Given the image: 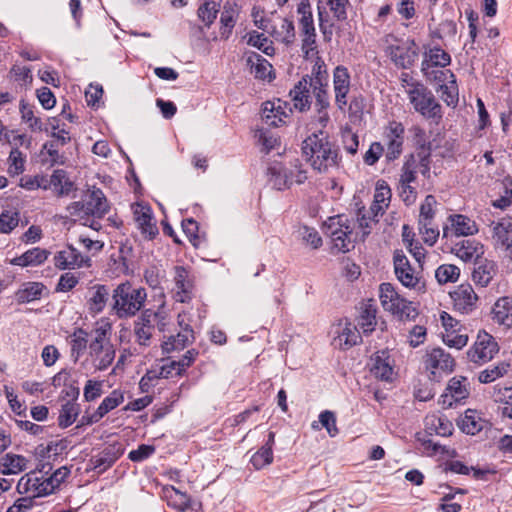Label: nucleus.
Returning <instances> with one entry per match:
<instances>
[{"instance_id":"obj_30","label":"nucleus","mask_w":512,"mask_h":512,"mask_svg":"<svg viewBox=\"0 0 512 512\" xmlns=\"http://www.w3.org/2000/svg\"><path fill=\"white\" fill-rule=\"evenodd\" d=\"M492 319L506 328L512 327V298H499L492 309Z\"/></svg>"},{"instance_id":"obj_12","label":"nucleus","mask_w":512,"mask_h":512,"mask_svg":"<svg viewBox=\"0 0 512 512\" xmlns=\"http://www.w3.org/2000/svg\"><path fill=\"white\" fill-rule=\"evenodd\" d=\"M351 88V77L348 69L342 65L333 71L334 102L338 110L344 112L348 103V94Z\"/></svg>"},{"instance_id":"obj_62","label":"nucleus","mask_w":512,"mask_h":512,"mask_svg":"<svg viewBox=\"0 0 512 512\" xmlns=\"http://www.w3.org/2000/svg\"><path fill=\"white\" fill-rule=\"evenodd\" d=\"M273 461V452L269 447H261L251 457V464L257 470L264 468Z\"/></svg>"},{"instance_id":"obj_22","label":"nucleus","mask_w":512,"mask_h":512,"mask_svg":"<svg viewBox=\"0 0 512 512\" xmlns=\"http://www.w3.org/2000/svg\"><path fill=\"white\" fill-rule=\"evenodd\" d=\"M492 240L496 248L512 252V219L503 218L493 225Z\"/></svg>"},{"instance_id":"obj_32","label":"nucleus","mask_w":512,"mask_h":512,"mask_svg":"<svg viewBox=\"0 0 512 512\" xmlns=\"http://www.w3.org/2000/svg\"><path fill=\"white\" fill-rule=\"evenodd\" d=\"M194 341V332L189 325L182 327L177 335H171L163 342L162 348L166 352L184 349Z\"/></svg>"},{"instance_id":"obj_33","label":"nucleus","mask_w":512,"mask_h":512,"mask_svg":"<svg viewBox=\"0 0 512 512\" xmlns=\"http://www.w3.org/2000/svg\"><path fill=\"white\" fill-rule=\"evenodd\" d=\"M361 311L359 316L358 325L362 329L364 334H369L374 331L376 326V314H377V306L375 301L369 299L362 303Z\"/></svg>"},{"instance_id":"obj_13","label":"nucleus","mask_w":512,"mask_h":512,"mask_svg":"<svg viewBox=\"0 0 512 512\" xmlns=\"http://www.w3.org/2000/svg\"><path fill=\"white\" fill-rule=\"evenodd\" d=\"M174 284L173 298L181 303L190 302L193 298L194 279L186 267H174Z\"/></svg>"},{"instance_id":"obj_60","label":"nucleus","mask_w":512,"mask_h":512,"mask_svg":"<svg viewBox=\"0 0 512 512\" xmlns=\"http://www.w3.org/2000/svg\"><path fill=\"white\" fill-rule=\"evenodd\" d=\"M419 232L424 242L430 246L434 245L439 237V230L433 221H418Z\"/></svg>"},{"instance_id":"obj_46","label":"nucleus","mask_w":512,"mask_h":512,"mask_svg":"<svg viewBox=\"0 0 512 512\" xmlns=\"http://www.w3.org/2000/svg\"><path fill=\"white\" fill-rule=\"evenodd\" d=\"M426 428L430 433L434 432L440 436H449L453 431V424L445 417L431 415L426 417Z\"/></svg>"},{"instance_id":"obj_3","label":"nucleus","mask_w":512,"mask_h":512,"mask_svg":"<svg viewBox=\"0 0 512 512\" xmlns=\"http://www.w3.org/2000/svg\"><path fill=\"white\" fill-rule=\"evenodd\" d=\"M112 325L107 320L96 322L90 333L88 354L89 362L96 371H104L111 366L115 359L116 350L111 342Z\"/></svg>"},{"instance_id":"obj_19","label":"nucleus","mask_w":512,"mask_h":512,"mask_svg":"<svg viewBox=\"0 0 512 512\" xmlns=\"http://www.w3.org/2000/svg\"><path fill=\"white\" fill-rule=\"evenodd\" d=\"M311 93L315 99L317 122L320 124L322 128H325L330 120V116L328 113V109L330 107L328 84L311 85Z\"/></svg>"},{"instance_id":"obj_64","label":"nucleus","mask_w":512,"mask_h":512,"mask_svg":"<svg viewBox=\"0 0 512 512\" xmlns=\"http://www.w3.org/2000/svg\"><path fill=\"white\" fill-rule=\"evenodd\" d=\"M19 223V214L14 211H3L0 214V233L8 234L15 227L18 226Z\"/></svg>"},{"instance_id":"obj_38","label":"nucleus","mask_w":512,"mask_h":512,"mask_svg":"<svg viewBox=\"0 0 512 512\" xmlns=\"http://www.w3.org/2000/svg\"><path fill=\"white\" fill-rule=\"evenodd\" d=\"M49 254V251L46 249L35 247L14 258L12 264L21 267L38 266L47 260Z\"/></svg>"},{"instance_id":"obj_49","label":"nucleus","mask_w":512,"mask_h":512,"mask_svg":"<svg viewBox=\"0 0 512 512\" xmlns=\"http://www.w3.org/2000/svg\"><path fill=\"white\" fill-rule=\"evenodd\" d=\"M466 378H452L446 388V393L443 395L444 398L450 397L453 401L458 402L468 397L469 391L466 387Z\"/></svg>"},{"instance_id":"obj_52","label":"nucleus","mask_w":512,"mask_h":512,"mask_svg":"<svg viewBox=\"0 0 512 512\" xmlns=\"http://www.w3.org/2000/svg\"><path fill=\"white\" fill-rule=\"evenodd\" d=\"M79 405L75 402L68 401L62 405L59 417L58 424L62 428H66L74 423L78 414H79Z\"/></svg>"},{"instance_id":"obj_54","label":"nucleus","mask_w":512,"mask_h":512,"mask_svg":"<svg viewBox=\"0 0 512 512\" xmlns=\"http://www.w3.org/2000/svg\"><path fill=\"white\" fill-rule=\"evenodd\" d=\"M510 364L500 362L497 365L487 368L479 373L478 380L481 383H491L504 376L509 371Z\"/></svg>"},{"instance_id":"obj_47","label":"nucleus","mask_w":512,"mask_h":512,"mask_svg":"<svg viewBox=\"0 0 512 512\" xmlns=\"http://www.w3.org/2000/svg\"><path fill=\"white\" fill-rule=\"evenodd\" d=\"M315 61L311 70V74L303 76L301 79H306L311 85L314 84H328V72L325 62L315 55Z\"/></svg>"},{"instance_id":"obj_42","label":"nucleus","mask_w":512,"mask_h":512,"mask_svg":"<svg viewBox=\"0 0 512 512\" xmlns=\"http://www.w3.org/2000/svg\"><path fill=\"white\" fill-rule=\"evenodd\" d=\"M89 310L93 313L103 311L109 297V290L105 285H95L90 290Z\"/></svg>"},{"instance_id":"obj_51","label":"nucleus","mask_w":512,"mask_h":512,"mask_svg":"<svg viewBox=\"0 0 512 512\" xmlns=\"http://www.w3.org/2000/svg\"><path fill=\"white\" fill-rule=\"evenodd\" d=\"M220 7L221 0H207L198 8V17L209 27L216 19Z\"/></svg>"},{"instance_id":"obj_21","label":"nucleus","mask_w":512,"mask_h":512,"mask_svg":"<svg viewBox=\"0 0 512 512\" xmlns=\"http://www.w3.org/2000/svg\"><path fill=\"white\" fill-rule=\"evenodd\" d=\"M133 217L142 234L147 236L149 239L154 238L158 234V228L153 222L150 207L142 204L134 205Z\"/></svg>"},{"instance_id":"obj_61","label":"nucleus","mask_w":512,"mask_h":512,"mask_svg":"<svg viewBox=\"0 0 512 512\" xmlns=\"http://www.w3.org/2000/svg\"><path fill=\"white\" fill-rule=\"evenodd\" d=\"M175 493L174 505L183 512H197L200 503L192 501L185 493L173 488Z\"/></svg>"},{"instance_id":"obj_41","label":"nucleus","mask_w":512,"mask_h":512,"mask_svg":"<svg viewBox=\"0 0 512 512\" xmlns=\"http://www.w3.org/2000/svg\"><path fill=\"white\" fill-rule=\"evenodd\" d=\"M20 114L21 120L27 124L28 128L32 132H42L44 130V124L39 116L36 115L35 108L24 100L20 101Z\"/></svg>"},{"instance_id":"obj_4","label":"nucleus","mask_w":512,"mask_h":512,"mask_svg":"<svg viewBox=\"0 0 512 512\" xmlns=\"http://www.w3.org/2000/svg\"><path fill=\"white\" fill-rule=\"evenodd\" d=\"M147 299L144 288H134L130 282L119 284L113 291L112 309L118 318H130L139 312Z\"/></svg>"},{"instance_id":"obj_44","label":"nucleus","mask_w":512,"mask_h":512,"mask_svg":"<svg viewBox=\"0 0 512 512\" xmlns=\"http://www.w3.org/2000/svg\"><path fill=\"white\" fill-rule=\"evenodd\" d=\"M269 183L273 188L279 191L289 189L290 182L287 179L285 165L278 163L268 168Z\"/></svg>"},{"instance_id":"obj_10","label":"nucleus","mask_w":512,"mask_h":512,"mask_svg":"<svg viewBox=\"0 0 512 512\" xmlns=\"http://www.w3.org/2000/svg\"><path fill=\"white\" fill-rule=\"evenodd\" d=\"M499 351L494 337L487 332H479L473 346L467 351L471 362L483 364L490 361Z\"/></svg>"},{"instance_id":"obj_23","label":"nucleus","mask_w":512,"mask_h":512,"mask_svg":"<svg viewBox=\"0 0 512 512\" xmlns=\"http://www.w3.org/2000/svg\"><path fill=\"white\" fill-rule=\"evenodd\" d=\"M390 57L395 65L407 69L410 68L418 57V50L414 41L407 46H391Z\"/></svg>"},{"instance_id":"obj_63","label":"nucleus","mask_w":512,"mask_h":512,"mask_svg":"<svg viewBox=\"0 0 512 512\" xmlns=\"http://www.w3.org/2000/svg\"><path fill=\"white\" fill-rule=\"evenodd\" d=\"M391 189L384 180H378L375 187L374 203L388 207L391 201Z\"/></svg>"},{"instance_id":"obj_24","label":"nucleus","mask_w":512,"mask_h":512,"mask_svg":"<svg viewBox=\"0 0 512 512\" xmlns=\"http://www.w3.org/2000/svg\"><path fill=\"white\" fill-rule=\"evenodd\" d=\"M301 51L305 59L313 58L318 55V46L316 42V30L314 22L299 23Z\"/></svg>"},{"instance_id":"obj_5","label":"nucleus","mask_w":512,"mask_h":512,"mask_svg":"<svg viewBox=\"0 0 512 512\" xmlns=\"http://www.w3.org/2000/svg\"><path fill=\"white\" fill-rule=\"evenodd\" d=\"M379 298L383 309L400 320H413L418 315L412 303L401 297L391 283H382L379 286Z\"/></svg>"},{"instance_id":"obj_55","label":"nucleus","mask_w":512,"mask_h":512,"mask_svg":"<svg viewBox=\"0 0 512 512\" xmlns=\"http://www.w3.org/2000/svg\"><path fill=\"white\" fill-rule=\"evenodd\" d=\"M366 108V100L361 94H354L347 103L344 112H347L350 119L359 120L362 118Z\"/></svg>"},{"instance_id":"obj_48","label":"nucleus","mask_w":512,"mask_h":512,"mask_svg":"<svg viewBox=\"0 0 512 512\" xmlns=\"http://www.w3.org/2000/svg\"><path fill=\"white\" fill-rule=\"evenodd\" d=\"M284 165L290 186L293 184L301 185L308 179V172L299 159H294Z\"/></svg>"},{"instance_id":"obj_14","label":"nucleus","mask_w":512,"mask_h":512,"mask_svg":"<svg viewBox=\"0 0 512 512\" xmlns=\"http://www.w3.org/2000/svg\"><path fill=\"white\" fill-rule=\"evenodd\" d=\"M448 222L443 227V238L472 236L479 230L476 222L463 214L450 215Z\"/></svg>"},{"instance_id":"obj_35","label":"nucleus","mask_w":512,"mask_h":512,"mask_svg":"<svg viewBox=\"0 0 512 512\" xmlns=\"http://www.w3.org/2000/svg\"><path fill=\"white\" fill-rule=\"evenodd\" d=\"M247 63L250 65L251 73L255 78L268 81L274 78L272 76V65L260 54L252 53L249 55Z\"/></svg>"},{"instance_id":"obj_57","label":"nucleus","mask_w":512,"mask_h":512,"mask_svg":"<svg viewBox=\"0 0 512 512\" xmlns=\"http://www.w3.org/2000/svg\"><path fill=\"white\" fill-rule=\"evenodd\" d=\"M460 276V269L453 264H442L435 271V277L440 284L456 282Z\"/></svg>"},{"instance_id":"obj_25","label":"nucleus","mask_w":512,"mask_h":512,"mask_svg":"<svg viewBox=\"0 0 512 512\" xmlns=\"http://www.w3.org/2000/svg\"><path fill=\"white\" fill-rule=\"evenodd\" d=\"M452 252L464 262L477 261L484 253L483 245L472 239H463L455 243Z\"/></svg>"},{"instance_id":"obj_31","label":"nucleus","mask_w":512,"mask_h":512,"mask_svg":"<svg viewBox=\"0 0 512 512\" xmlns=\"http://www.w3.org/2000/svg\"><path fill=\"white\" fill-rule=\"evenodd\" d=\"M336 333L338 336L334 339V342H338V345L344 349H348L361 341L357 327L350 322H345L344 325L340 323Z\"/></svg>"},{"instance_id":"obj_18","label":"nucleus","mask_w":512,"mask_h":512,"mask_svg":"<svg viewBox=\"0 0 512 512\" xmlns=\"http://www.w3.org/2000/svg\"><path fill=\"white\" fill-rule=\"evenodd\" d=\"M269 33L277 42L290 47L296 40L295 27L292 20L283 17H277L272 21Z\"/></svg>"},{"instance_id":"obj_40","label":"nucleus","mask_w":512,"mask_h":512,"mask_svg":"<svg viewBox=\"0 0 512 512\" xmlns=\"http://www.w3.org/2000/svg\"><path fill=\"white\" fill-rule=\"evenodd\" d=\"M493 398L501 405L502 416L512 419V386H495Z\"/></svg>"},{"instance_id":"obj_50","label":"nucleus","mask_w":512,"mask_h":512,"mask_svg":"<svg viewBox=\"0 0 512 512\" xmlns=\"http://www.w3.org/2000/svg\"><path fill=\"white\" fill-rule=\"evenodd\" d=\"M436 91L440 93L441 99L447 106L455 107L458 104L459 90L456 78L450 80L448 83L440 84V87H437Z\"/></svg>"},{"instance_id":"obj_1","label":"nucleus","mask_w":512,"mask_h":512,"mask_svg":"<svg viewBox=\"0 0 512 512\" xmlns=\"http://www.w3.org/2000/svg\"><path fill=\"white\" fill-rule=\"evenodd\" d=\"M302 152L313 170L319 173H329L340 166L338 148L322 130L311 134L303 141Z\"/></svg>"},{"instance_id":"obj_8","label":"nucleus","mask_w":512,"mask_h":512,"mask_svg":"<svg viewBox=\"0 0 512 512\" xmlns=\"http://www.w3.org/2000/svg\"><path fill=\"white\" fill-rule=\"evenodd\" d=\"M394 272L401 284L409 289L420 291L424 288L421 276L411 266L402 250H396L393 255Z\"/></svg>"},{"instance_id":"obj_28","label":"nucleus","mask_w":512,"mask_h":512,"mask_svg":"<svg viewBox=\"0 0 512 512\" xmlns=\"http://www.w3.org/2000/svg\"><path fill=\"white\" fill-rule=\"evenodd\" d=\"M288 116L282 107L281 100L266 101L262 107V119L268 126L278 127L284 123V119Z\"/></svg>"},{"instance_id":"obj_2","label":"nucleus","mask_w":512,"mask_h":512,"mask_svg":"<svg viewBox=\"0 0 512 512\" xmlns=\"http://www.w3.org/2000/svg\"><path fill=\"white\" fill-rule=\"evenodd\" d=\"M400 82L407 95L409 104L415 112L436 123L442 119L443 111L441 104L423 82L415 79L407 72L401 73Z\"/></svg>"},{"instance_id":"obj_15","label":"nucleus","mask_w":512,"mask_h":512,"mask_svg":"<svg viewBox=\"0 0 512 512\" xmlns=\"http://www.w3.org/2000/svg\"><path fill=\"white\" fill-rule=\"evenodd\" d=\"M53 261L55 267L60 270L91 266V259L88 256H83L72 245H68L65 249L58 251L54 255Z\"/></svg>"},{"instance_id":"obj_6","label":"nucleus","mask_w":512,"mask_h":512,"mask_svg":"<svg viewBox=\"0 0 512 512\" xmlns=\"http://www.w3.org/2000/svg\"><path fill=\"white\" fill-rule=\"evenodd\" d=\"M352 222L344 215L330 217L326 222V234L332 243V253H346L353 248Z\"/></svg>"},{"instance_id":"obj_16","label":"nucleus","mask_w":512,"mask_h":512,"mask_svg":"<svg viewBox=\"0 0 512 512\" xmlns=\"http://www.w3.org/2000/svg\"><path fill=\"white\" fill-rule=\"evenodd\" d=\"M450 296L455 310L462 314H468L476 308L478 296L468 283L457 286Z\"/></svg>"},{"instance_id":"obj_27","label":"nucleus","mask_w":512,"mask_h":512,"mask_svg":"<svg viewBox=\"0 0 512 512\" xmlns=\"http://www.w3.org/2000/svg\"><path fill=\"white\" fill-rule=\"evenodd\" d=\"M295 109L300 112L311 107V84L306 79H300L289 93Z\"/></svg>"},{"instance_id":"obj_20","label":"nucleus","mask_w":512,"mask_h":512,"mask_svg":"<svg viewBox=\"0 0 512 512\" xmlns=\"http://www.w3.org/2000/svg\"><path fill=\"white\" fill-rule=\"evenodd\" d=\"M124 401L123 393L119 390H113L109 396L105 397L97 410L90 416L82 417V424H92L100 421L108 412L115 409Z\"/></svg>"},{"instance_id":"obj_45","label":"nucleus","mask_w":512,"mask_h":512,"mask_svg":"<svg viewBox=\"0 0 512 512\" xmlns=\"http://www.w3.org/2000/svg\"><path fill=\"white\" fill-rule=\"evenodd\" d=\"M51 183L52 190L58 197L67 196L73 188V183L68 178L66 171L62 169H57L52 173Z\"/></svg>"},{"instance_id":"obj_37","label":"nucleus","mask_w":512,"mask_h":512,"mask_svg":"<svg viewBox=\"0 0 512 512\" xmlns=\"http://www.w3.org/2000/svg\"><path fill=\"white\" fill-rule=\"evenodd\" d=\"M68 341L71 357L76 362L83 355L84 351L88 349L90 335L84 329L76 328L68 337Z\"/></svg>"},{"instance_id":"obj_59","label":"nucleus","mask_w":512,"mask_h":512,"mask_svg":"<svg viewBox=\"0 0 512 512\" xmlns=\"http://www.w3.org/2000/svg\"><path fill=\"white\" fill-rule=\"evenodd\" d=\"M44 285L38 282H30L18 292V298L22 302H32L41 297Z\"/></svg>"},{"instance_id":"obj_7","label":"nucleus","mask_w":512,"mask_h":512,"mask_svg":"<svg viewBox=\"0 0 512 512\" xmlns=\"http://www.w3.org/2000/svg\"><path fill=\"white\" fill-rule=\"evenodd\" d=\"M165 319L166 317L162 312H155L151 309L144 310L135 322L136 342L141 346H149L155 326L158 327L159 331H164Z\"/></svg>"},{"instance_id":"obj_58","label":"nucleus","mask_w":512,"mask_h":512,"mask_svg":"<svg viewBox=\"0 0 512 512\" xmlns=\"http://www.w3.org/2000/svg\"><path fill=\"white\" fill-rule=\"evenodd\" d=\"M417 174V161L414 155H409L401 167L399 183H414Z\"/></svg>"},{"instance_id":"obj_56","label":"nucleus","mask_w":512,"mask_h":512,"mask_svg":"<svg viewBox=\"0 0 512 512\" xmlns=\"http://www.w3.org/2000/svg\"><path fill=\"white\" fill-rule=\"evenodd\" d=\"M38 478L34 473L25 474L20 478L17 484V491L19 494H29L33 500L37 498L36 492L38 491Z\"/></svg>"},{"instance_id":"obj_17","label":"nucleus","mask_w":512,"mask_h":512,"mask_svg":"<svg viewBox=\"0 0 512 512\" xmlns=\"http://www.w3.org/2000/svg\"><path fill=\"white\" fill-rule=\"evenodd\" d=\"M123 452L124 449L121 444H109L101 452L91 457L90 466L98 473H102L110 468Z\"/></svg>"},{"instance_id":"obj_53","label":"nucleus","mask_w":512,"mask_h":512,"mask_svg":"<svg viewBox=\"0 0 512 512\" xmlns=\"http://www.w3.org/2000/svg\"><path fill=\"white\" fill-rule=\"evenodd\" d=\"M237 19V11L232 6H224V10L221 13L220 23L221 29L220 34L221 37L227 39L231 33L232 29L236 24Z\"/></svg>"},{"instance_id":"obj_43","label":"nucleus","mask_w":512,"mask_h":512,"mask_svg":"<svg viewBox=\"0 0 512 512\" xmlns=\"http://www.w3.org/2000/svg\"><path fill=\"white\" fill-rule=\"evenodd\" d=\"M485 425V421L481 419L477 411L468 409L464 417L461 419L460 428L461 430L470 435L479 433Z\"/></svg>"},{"instance_id":"obj_11","label":"nucleus","mask_w":512,"mask_h":512,"mask_svg":"<svg viewBox=\"0 0 512 512\" xmlns=\"http://www.w3.org/2000/svg\"><path fill=\"white\" fill-rule=\"evenodd\" d=\"M424 364L425 368L430 371L433 379H437L442 373L452 372L455 361L452 356L442 348H433L426 353Z\"/></svg>"},{"instance_id":"obj_34","label":"nucleus","mask_w":512,"mask_h":512,"mask_svg":"<svg viewBox=\"0 0 512 512\" xmlns=\"http://www.w3.org/2000/svg\"><path fill=\"white\" fill-rule=\"evenodd\" d=\"M28 460L18 454L7 453L0 461V473L16 475L27 469Z\"/></svg>"},{"instance_id":"obj_39","label":"nucleus","mask_w":512,"mask_h":512,"mask_svg":"<svg viewBox=\"0 0 512 512\" xmlns=\"http://www.w3.org/2000/svg\"><path fill=\"white\" fill-rule=\"evenodd\" d=\"M371 373L380 380L390 381L393 376V368L385 357V352L377 353L371 358Z\"/></svg>"},{"instance_id":"obj_36","label":"nucleus","mask_w":512,"mask_h":512,"mask_svg":"<svg viewBox=\"0 0 512 512\" xmlns=\"http://www.w3.org/2000/svg\"><path fill=\"white\" fill-rule=\"evenodd\" d=\"M476 264L477 266L474 268L472 273V279L476 285L480 287H487L496 274V264L486 259Z\"/></svg>"},{"instance_id":"obj_26","label":"nucleus","mask_w":512,"mask_h":512,"mask_svg":"<svg viewBox=\"0 0 512 512\" xmlns=\"http://www.w3.org/2000/svg\"><path fill=\"white\" fill-rule=\"evenodd\" d=\"M110 209L107 198L100 188L93 187L88 191V200L86 201V215H92L98 218L103 217Z\"/></svg>"},{"instance_id":"obj_9","label":"nucleus","mask_w":512,"mask_h":512,"mask_svg":"<svg viewBox=\"0 0 512 512\" xmlns=\"http://www.w3.org/2000/svg\"><path fill=\"white\" fill-rule=\"evenodd\" d=\"M405 128L401 122L390 121L384 127V141L386 144L385 158L387 162L398 159L403 152Z\"/></svg>"},{"instance_id":"obj_29","label":"nucleus","mask_w":512,"mask_h":512,"mask_svg":"<svg viewBox=\"0 0 512 512\" xmlns=\"http://www.w3.org/2000/svg\"><path fill=\"white\" fill-rule=\"evenodd\" d=\"M450 55L440 47H433L425 51L424 59L421 63V71L423 74H428L426 71L434 67H446L450 64Z\"/></svg>"}]
</instances>
